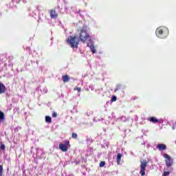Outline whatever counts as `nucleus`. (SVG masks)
Listing matches in <instances>:
<instances>
[{"mask_svg":"<svg viewBox=\"0 0 176 176\" xmlns=\"http://www.w3.org/2000/svg\"><path fill=\"white\" fill-rule=\"evenodd\" d=\"M90 38V34L87 33V26L84 25L82 29H80L79 38L76 36H69L67 40V43L72 48H78L80 41L85 43Z\"/></svg>","mask_w":176,"mask_h":176,"instance_id":"1","label":"nucleus"},{"mask_svg":"<svg viewBox=\"0 0 176 176\" xmlns=\"http://www.w3.org/2000/svg\"><path fill=\"white\" fill-rule=\"evenodd\" d=\"M156 34L160 38H166L169 34V30L168 28L160 26L157 28Z\"/></svg>","mask_w":176,"mask_h":176,"instance_id":"2","label":"nucleus"},{"mask_svg":"<svg viewBox=\"0 0 176 176\" xmlns=\"http://www.w3.org/2000/svg\"><path fill=\"white\" fill-rule=\"evenodd\" d=\"M164 157H165V163L166 164L167 167H171L173 164V160L171 159V156L170 155H168V153L164 154Z\"/></svg>","mask_w":176,"mask_h":176,"instance_id":"3","label":"nucleus"},{"mask_svg":"<svg viewBox=\"0 0 176 176\" xmlns=\"http://www.w3.org/2000/svg\"><path fill=\"white\" fill-rule=\"evenodd\" d=\"M147 165H148V162H146V160H143V162H141L140 171L141 175L142 176L145 175L146 167Z\"/></svg>","mask_w":176,"mask_h":176,"instance_id":"4","label":"nucleus"},{"mask_svg":"<svg viewBox=\"0 0 176 176\" xmlns=\"http://www.w3.org/2000/svg\"><path fill=\"white\" fill-rule=\"evenodd\" d=\"M70 145L69 141H65V144H59V149L63 152H67L68 151V146Z\"/></svg>","mask_w":176,"mask_h":176,"instance_id":"5","label":"nucleus"},{"mask_svg":"<svg viewBox=\"0 0 176 176\" xmlns=\"http://www.w3.org/2000/svg\"><path fill=\"white\" fill-rule=\"evenodd\" d=\"M50 15L53 19H56V18L58 16V14L56 12V10H50Z\"/></svg>","mask_w":176,"mask_h":176,"instance_id":"6","label":"nucleus"},{"mask_svg":"<svg viewBox=\"0 0 176 176\" xmlns=\"http://www.w3.org/2000/svg\"><path fill=\"white\" fill-rule=\"evenodd\" d=\"M157 148L159 151H166V149H167L166 144H157Z\"/></svg>","mask_w":176,"mask_h":176,"instance_id":"7","label":"nucleus"},{"mask_svg":"<svg viewBox=\"0 0 176 176\" xmlns=\"http://www.w3.org/2000/svg\"><path fill=\"white\" fill-rule=\"evenodd\" d=\"M148 120L150 122H153V123H157L159 122V119H157L155 116H151V118H148Z\"/></svg>","mask_w":176,"mask_h":176,"instance_id":"8","label":"nucleus"},{"mask_svg":"<svg viewBox=\"0 0 176 176\" xmlns=\"http://www.w3.org/2000/svg\"><path fill=\"white\" fill-rule=\"evenodd\" d=\"M62 80L63 82H69L70 77L69 76H62Z\"/></svg>","mask_w":176,"mask_h":176,"instance_id":"9","label":"nucleus"},{"mask_svg":"<svg viewBox=\"0 0 176 176\" xmlns=\"http://www.w3.org/2000/svg\"><path fill=\"white\" fill-rule=\"evenodd\" d=\"M6 88L4 84L0 82V93H6Z\"/></svg>","mask_w":176,"mask_h":176,"instance_id":"10","label":"nucleus"},{"mask_svg":"<svg viewBox=\"0 0 176 176\" xmlns=\"http://www.w3.org/2000/svg\"><path fill=\"white\" fill-rule=\"evenodd\" d=\"M122 157V153H118L117 154V164H120V161Z\"/></svg>","mask_w":176,"mask_h":176,"instance_id":"11","label":"nucleus"},{"mask_svg":"<svg viewBox=\"0 0 176 176\" xmlns=\"http://www.w3.org/2000/svg\"><path fill=\"white\" fill-rule=\"evenodd\" d=\"M87 46L89 47V48L91 49V51L93 52V54H95L96 48H95L94 45H93V44L88 43Z\"/></svg>","mask_w":176,"mask_h":176,"instance_id":"12","label":"nucleus"},{"mask_svg":"<svg viewBox=\"0 0 176 176\" xmlns=\"http://www.w3.org/2000/svg\"><path fill=\"white\" fill-rule=\"evenodd\" d=\"M45 122H47V123H52V120L51 116H50L49 115H47L45 116Z\"/></svg>","mask_w":176,"mask_h":176,"instance_id":"13","label":"nucleus"},{"mask_svg":"<svg viewBox=\"0 0 176 176\" xmlns=\"http://www.w3.org/2000/svg\"><path fill=\"white\" fill-rule=\"evenodd\" d=\"M3 119H5V113L2 111H0V120H3Z\"/></svg>","mask_w":176,"mask_h":176,"instance_id":"14","label":"nucleus"},{"mask_svg":"<svg viewBox=\"0 0 176 176\" xmlns=\"http://www.w3.org/2000/svg\"><path fill=\"white\" fill-rule=\"evenodd\" d=\"M3 165L1 164L0 165V176H3Z\"/></svg>","mask_w":176,"mask_h":176,"instance_id":"15","label":"nucleus"},{"mask_svg":"<svg viewBox=\"0 0 176 176\" xmlns=\"http://www.w3.org/2000/svg\"><path fill=\"white\" fill-rule=\"evenodd\" d=\"M170 175V171H164L162 176H168Z\"/></svg>","mask_w":176,"mask_h":176,"instance_id":"16","label":"nucleus"},{"mask_svg":"<svg viewBox=\"0 0 176 176\" xmlns=\"http://www.w3.org/2000/svg\"><path fill=\"white\" fill-rule=\"evenodd\" d=\"M121 89V85H117V87L115 88L114 91H118Z\"/></svg>","mask_w":176,"mask_h":176,"instance_id":"17","label":"nucleus"},{"mask_svg":"<svg viewBox=\"0 0 176 176\" xmlns=\"http://www.w3.org/2000/svg\"><path fill=\"white\" fill-rule=\"evenodd\" d=\"M106 164V162L102 161V162H100V167H104V166H105Z\"/></svg>","mask_w":176,"mask_h":176,"instance_id":"18","label":"nucleus"},{"mask_svg":"<svg viewBox=\"0 0 176 176\" xmlns=\"http://www.w3.org/2000/svg\"><path fill=\"white\" fill-rule=\"evenodd\" d=\"M72 138H78V134L77 133H72Z\"/></svg>","mask_w":176,"mask_h":176,"instance_id":"19","label":"nucleus"},{"mask_svg":"<svg viewBox=\"0 0 176 176\" xmlns=\"http://www.w3.org/2000/svg\"><path fill=\"white\" fill-rule=\"evenodd\" d=\"M1 149H3L4 151L6 149L5 144H1Z\"/></svg>","mask_w":176,"mask_h":176,"instance_id":"20","label":"nucleus"},{"mask_svg":"<svg viewBox=\"0 0 176 176\" xmlns=\"http://www.w3.org/2000/svg\"><path fill=\"white\" fill-rule=\"evenodd\" d=\"M57 116V112H53L52 113V118H56Z\"/></svg>","mask_w":176,"mask_h":176,"instance_id":"21","label":"nucleus"},{"mask_svg":"<svg viewBox=\"0 0 176 176\" xmlns=\"http://www.w3.org/2000/svg\"><path fill=\"white\" fill-rule=\"evenodd\" d=\"M74 91H81V88H78V87H76V88H74Z\"/></svg>","mask_w":176,"mask_h":176,"instance_id":"22","label":"nucleus"},{"mask_svg":"<svg viewBox=\"0 0 176 176\" xmlns=\"http://www.w3.org/2000/svg\"><path fill=\"white\" fill-rule=\"evenodd\" d=\"M116 100H117V96H113L111 98V101H116Z\"/></svg>","mask_w":176,"mask_h":176,"instance_id":"23","label":"nucleus"},{"mask_svg":"<svg viewBox=\"0 0 176 176\" xmlns=\"http://www.w3.org/2000/svg\"><path fill=\"white\" fill-rule=\"evenodd\" d=\"M175 143H176V141H175Z\"/></svg>","mask_w":176,"mask_h":176,"instance_id":"24","label":"nucleus"}]
</instances>
